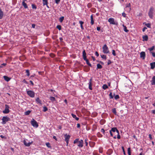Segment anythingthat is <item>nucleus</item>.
Returning a JSON list of instances; mask_svg holds the SVG:
<instances>
[{"label": "nucleus", "instance_id": "51", "mask_svg": "<svg viewBox=\"0 0 155 155\" xmlns=\"http://www.w3.org/2000/svg\"><path fill=\"white\" fill-rule=\"evenodd\" d=\"M46 145L48 147H51L50 143L49 142L47 143H46Z\"/></svg>", "mask_w": 155, "mask_h": 155}, {"label": "nucleus", "instance_id": "31", "mask_svg": "<svg viewBox=\"0 0 155 155\" xmlns=\"http://www.w3.org/2000/svg\"><path fill=\"white\" fill-rule=\"evenodd\" d=\"M102 68V67L101 65L99 64H97V69H101Z\"/></svg>", "mask_w": 155, "mask_h": 155}, {"label": "nucleus", "instance_id": "54", "mask_svg": "<svg viewBox=\"0 0 155 155\" xmlns=\"http://www.w3.org/2000/svg\"><path fill=\"white\" fill-rule=\"evenodd\" d=\"M87 6L89 8L91 7V4L90 3H88L87 5Z\"/></svg>", "mask_w": 155, "mask_h": 155}, {"label": "nucleus", "instance_id": "43", "mask_svg": "<svg viewBox=\"0 0 155 155\" xmlns=\"http://www.w3.org/2000/svg\"><path fill=\"white\" fill-rule=\"evenodd\" d=\"M101 132H102L104 134H105V130L103 128H102L101 130ZM108 133V132H105V133Z\"/></svg>", "mask_w": 155, "mask_h": 155}, {"label": "nucleus", "instance_id": "13", "mask_svg": "<svg viewBox=\"0 0 155 155\" xmlns=\"http://www.w3.org/2000/svg\"><path fill=\"white\" fill-rule=\"evenodd\" d=\"M64 137L65 138V141H67V140H69L71 136L69 135H68L67 134H66L64 135Z\"/></svg>", "mask_w": 155, "mask_h": 155}, {"label": "nucleus", "instance_id": "32", "mask_svg": "<svg viewBox=\"0 0 155 155\" xmlns=\"http://www.w3.org/2000/svg\"><path fill=\"white\" fill-rule=\"evenodd\" d=\"M155 48V46H153L152 47L150 48H148V50H149L150 51V52H152L151 51L153 50Z\"/></svg>", "mask_w": 155, "mask_h": 155}, {"label": "nucleus", "instance_id": "40", "mask_svg": "<svg viewBox=\"0 0 155 155\" xmlns=\"http://www.w3.org/2000/svg\"><path fill=\"white\" fill-rule=\"evenodd\" d=\"M56 28L58 29L59 30H61V25H58L56 26Z\"/></svg>", "mask_w": 155, "mask_h": 155}, {"label": "nucleus", "instance_id": "30", "mask_svg": "<svg viewBox=\"0 0 155 155\" xmlns=\"http://www.w3.org/2000/svg\"><path fill=\"white\" fill-rule=\"evenodd\" d=\"M88 140L87 138H86L84 140V142H85V146L86 147H87L88 146V142H87Z\"/></svg>", "mask_w": 155, "mask_h": 155}, {"label": "nucleus", "instance_id": "53", "mask_svg": "<svg viewBox=\"0 0 155 155\" xmlns=\"http://www.w3.org/2000/svg\"><path fill=\"white\" fill-rule=\"evenodd\" d=\"M117 134V138L118 139H120V136L119 134V133H118Z\"/></svg>", "mask_w": 155, "mask_h": 155}, {"label": "nucleus", "instance_id": "59", "mask_svg": "<svg viewBox=\"0 0 155 155\" xmlns=\"http://www.w3.org/2000/svg\"><path fill=\"white\" fill-rule=\"evenodd\" d=\"M111 63V61L110 60H108L107 62V64L108 65L110 64Z\"/></svg>", "mask_w": 155, "mask_h": 155}, {"label": "nucleus", "instance_id": "1", "mask_svg": "<svg viewBox=\"0 0 155 155\" xmlns=\"http://www.w3.org/2000/svg\"><path fill=\"white\" fill-rule=\"evenodd\" d=\"M109 132L110 136L113 137L114 138H116V134L119 133V131L116 127H112L111 130H110Z\"/></svg>", "mask_w": 155, "mask_h": 155}, {"label": "nucleus", "instance_id": "60", "mask_svg": "<svg viewBox=\"0 0 155 155\" xmlns=\"http://www.w3.org/2000/svg\"><path fill=\"white\" fill-rule=\"evenodd\" d=\"M95 55H96L97 57H98L99 56V55L97 51H96L95 52Z\"/></svg>", "mask_w": 155, "mask_h": 155}, {"label": "nucleus", "instance_id": "3", "mask_svg": "<svg viewBox=\"0 0 155 155\" xmlns=\"http://www.w3.org/2000/svg\"><path fill=\"white\" fill-rule=\"evenodd\" d=\"M103 52L104 54H108L110 52L106 44L104 45L102 47Z\"/></svg>", "mask_w": 155, "mask_h": 155}, {"label": "nucleus", "instance_id": "64", "mask_svg": "<svg viewBox=\"0 0 155 155\" xmlns=\"http://www.w3.org/2000/svg\"><path fill=\"white\" fill-rule=\"evenodd\" d=\"M59 39L61 42H62L63 39L62 37L59 38Z\"/></svg>", "mask_w": 155, "mask_h": 155}, {"label": "nucleus", "instance_id": "52", "mask_svg": "<svg viewBox=\"0 0 155 155\" xmlns=\"http://www.w3.org/2000/svg\"><path fill=\"white\" fill-rule=\"evenodd\" d=\"M121 148H122V149L123 150V152L124 154V155H126V153H125V150H124V147L122 146V147Z\"/></svg>", "mask_w": 155, "mask_h": 155}, {"label": "nucleus", "instance_id": "35", "mask_svg": "<svg viewBox=\"0 0 155 155\" xmlns=\"http://www.w3.org/2000/svg\"><path fill=\"white\" fill-rule=\"evenodd\" d=\"M50 99L52 101H54L55 100V98L53 97H50Z\"/></svg>", "mask_w": 155, "mask_h": 155}, {"label": "nucleus", "instance_id": "5", "mask_svg": "<svg viewBox=\"0 0 155 155\" xmlns=\"http://www.w3.org/2000/svg\"><path fill=\"white\" fill-rule=\"evenodd\" d=\"M31 125L34 127L37 128L38 127V125L37 122L34 120V119H32L31 121Z\"/></svg>", "mask_w": 155, "mask_h": 155}, {"label": "nucleus", "instance_id": "38", "mask_svg": "<svg viewBox=\"0 0 155 155\" xmlns=\"http://www.w3.org/2000/svg\"><path fill=\"white\" fill-rule=\"evenodd\" d=\"M85 61H86L87 64L88 65H89V66H90V67H91V64L90 63V62L88 59L87 60H86Z\"/></svg>", "mask_w": 155, "mask_h": 155}, {"label": "nucleus", "instance_id": "63", "mask_svg": "<svg viewBox=\"0 0 155 155\" xmlns=\"http://www.w3.org/2000/svg\"><path fill=\"white\" fill-rule=\"evenodd\" d=\"M100 27H97V30L98 31H99L100 30Z\"/></svg>", "mask_w": 155, "mask_h": 155}, {"label": "nucleus", "instance_id": "41", "mask_svg": "<svg viewBox=\"0 0 155 155\" xmlns=\"http://www.w3.org/2000/svg\"><path fill=\"white\" fill-rule=\"evenodd\" d=\"M110 98V99H113V96L112 95V92H110L109 94Z\"/></svg>", "mask_w": 155, "mask_h": 155}, {"label": "nucleus", "instance_id": "48", "mask_svg": "<svg viewBox=\"0 0 155 155\" xmlns=\"http://www.w3.org/2000/svg\"><path fill=\"white\" fill-rule=\"evenodd\" d=\"M99 151L100 153H102L103 152V149L102 148L100 147L99 149Z\"/></svg>", "mask_w": 155, "mask_h": 155}, {"label": "nucleus", "instance_id": "25", "mask_svg": "<svg viewBox=\"0 0 155 155\" xmlns=\"http://www.w3.org/2000/svg\"><path fill=\"white\" fill-rule=\"evenodd\" d=\"M71 116L73 118L75 119L76 120H78L79 119V118L78 117H76V116L75 115V114H71Z\"/></svg>", "mask_w": 155, "mask_h": 155}, {"label": "nucleus", "instance_id": "50", "mask_svg": "<svg viewBox=\"0 0 155 155\" xmlns=\"http://www.w3.org/2000/svg\"><path fill=\"white\" fill-rule=\"evenodd\" d=\"M97 136L98 137H101L102 136V134H101L100 133L98 132L97 134Z\"/></svg>", "mask_w": 155, "mask_h": 155}, {"label": "nucleus", "instance_id": "19", "mask_svg": "<svg viewBox=\"0 0 155 155\" xmlns=\"http://www.w3.org/2000/svg\"><path fill=\"white\" fill-rule=\"evenodd\" d=\"M150 65L151 66V68L153 69L155 67V61L152 63H151L150 64Z\"/></svg>", "mask_w": 155, "mask_h": 155}, {"label": "nucleus", "instance_id": "44", "mask_svg": "<svg viewBox=\"0 0 155 155\" xmlns=\"http://www.w3.org/2000/svg\"><path fill=\"white\" fill-rule=\"evenodd\" d=\"M102 58L104 59L105 60H106V56L104 55H101Z\"/></svg>", "mask_w": 155, "mask_h": 155}, {"label": "nucleus", "instance_id": "11", "mask_svg": "<svg viewBox=\"0 0 155 155\" xmlns=\"http://www.w3.org/2000/svg\"><path fill=\"white\" fill-rule=\"evenodd\" d=\"M140 57L144 59L146 56V54L145 52L142 51L140 53Z\"/></svg>", "mask_w": 155, "mask_h": 155}, {"label": "nucleus", "instance_id": "56", "mask_svg": "<svg viewBox=\"0 0 155 155\" xmlns=\"http://www.w3.org/2000/svg\"><path fill=\"white\" fill-rule=\"evenodd\" d=\"M60 0H55V3L57 4H58L60 2Z\"/></svg>", "mask_w": 155, "mask_h": 155}, {"label": "nucleus", "instance_id": "29", "mask_svg": "<svg viewBox=\"0 0 155 155\" xmlns=\"http://www.w3.org/2000/svg\"><path fill=\"white\" fill-rule=\"evenodd\" d=\"M64 19V16H61L59 18V21L60 22H62Z\"/></svg>", "mask_w": 155, "mask_h": 155}, {"label": "nucleus", "instance_id": "21", "mask_svg": "<svg viewBox=\"0 0 155 155\" xmlns=\"http://www.w3.org/2000/svg\"><path fill=\"white\" fill-rule=\"evenodd\" d=\"M79 23L80 25V26H81V29L82 30H84V28L83 26V25L84 24V22L82 21H79Z\"/></svg>", "mask_w": 155, "mask_h": 155}, {"label": "nucleus", "instance_id": "15", "mask_svg": "<svg viewBox=\"0 0 155 155\" xmlns=\"http://www.w3.org/2000/svg\"><path fill=\"white\" fill-rule=\"evenodd\" d=\"M95 144V143L94 142L92 141H90L89 142V145L91 147H93Z\"/></svg>", "mask_w": 155, "mask_h": 155}, {"label": "nucleus", "instance_id": "17", "mask_svg": "<svg viewBox=\"0 0 155 155\" xmlns=\"http://www.w3.org/2000/svg\"><path fill=\"white\" fill-rule=\"evenodd\" d=\"M3 77L5 80L7 82L9 81L11 79V78L6 76H4Z\"/></svg>", "mask_w": 155, "mask_h": 155}, {"label": "nucleus", "instance_id": "37", "mask_svg": "<svg viewBox=\"0 0 155 155\" xmlns=\"http://www.w3.org/2000/svg\"><path fill=\"white\" fill-rule=\"evenodd\" d=\"M26 75L29 76L30 75V72L28 70H26Z\"/></svg>", "mask_w": 155, "mask_h": 155}, {"label": "nucleus", "instance_id": "55", "mask_svg": "<svg viewBox=\"0 0 155 155\" xmlns=\"http://www.w3.org/2000/svg\"><path fill=\"white\" fill-rule=\"evenodd\" d=\"M150 53H152V56L154 57H155V52H150Z\"/></svg>", "mask_w": 155, "mask_h": 155}, {"label": "nucleus", "instance_id": "33", "mask_svg": "<svg viewBox=\"0 0 155 155\" xmlns=\"http://www.w3.org/2000/svg\"><path fill=\"white\" fill-rule=\"evenodd\" d=\"M31 112V111L30 110H28L25 112V115H28Z\"/></svg>", "mask_w": 155, "mask_h": 155}, {"label": "nucleus", "instance_id": "8", "mask_svg": "<svg viewBox=\"0 0 155 155\" xmlns=\"http://www.w3.org/2000/svg\"><path fill=\"white\" fill-rule=\"evenodd\" d=\"M108 21L110 22V24L112 25H118V23L117 21H114V19L113 18H109L108 19Z\"/></svg>", "mask_w": 155, "mask_h": 155}, {"label": "nucleus", "instance_id": "27", "mask_svg": "<svg viewBox=\"0 0 155 155\" xmlns=\"http://www.w3.org/2000/svg\"><path fill=\"white\" fill-rule=\"evenodd\" d=\"M105 122V120L103 119H102L100 121V123L101 125H103Z\"/></svg>", "mask_w": 155, "mask_h": 155}, {"label": "nucleus", "instance_id": "46", "mask_svg": "<svg viewBox=\"0 0 155 155\" xmlns=\"http://www.w3.org/2000/svg\"><path fill=\"white\" fill-rule=\"evenodd\" d=\"M112 54L113 56H115L116 55V53L115 51L114 50H112Z\"/></svg>", "mask_w": 155, "mask_h": 155}, {"label": "nucleus", "instance_id": "20", "mask_svg": "<svg viewBox=\"0 0 155 155\" xmlns=\"http://www.w3.org/2000/svg\"><path fill=\"white\" fill-rule=\"evenodd\" d=\"M35 101L38 104H42L41 101V100L39 98H37L36 99Z\"/></svg>", "mask_w": 155, "mask_h": 155}, {"label": "nucleus", "instance_id": "61", "mask_svg": "<svg viewBox=\"0 0 155 155\" xmlns=\"http://www.w3.org/2000/svg\"><path fill=\"white\" fill-rule=\"evenodd\" d=\"M147 29V28L145 27L143 28L142 29V31L143 32H144L145 31L146 29Z\"/></svg>", "mask_w": 155, "mask_h": 155}, {"label": "nucleus", "instance_id": "18", "mask_svg": "<svg viewBox=\"0 0 155 155\" xmlns=\"http://www.w3.org/2000/svg\"><path fill=\"white\" fill-rule=\"evenodd\" d=\"M25 1H26V0H24V1L22 2V4L25 8H28V7L26 3L25 2Z\"/></svg>", "mask_w": 155, "mask_h": 155}, {"label": "nucleus", "instance_id": "49", "mask_svg": "<svg viewBox=\"0 0 155 155\" xmlns=\"http://www.w3.org/2000/svg\"><path fill=\"white\" fill-rule=\"evenodd\" d=\"M43 109V111L44 112H45L48 110V108L46 107H44Z\"/></svg>", "mask_w": 155, "mask_h": 155}, {"label": "nucleus", "instance_id": "14", "mask_svg": "<svg viewBox=\"0 0 155 155\" xmlns=\"http://www.w3.org/2000/svg\"><path fill=\"white\" fill-rule=\"evenodd\" d=\"M23 143H24V144L26 146L29 147L31 144L32 142H29L27 143L25 140H24L23 141Z\"/></svg>", "mask_w": 155, "mask_h": 155}, {"label": "nucleus", "instance_id": "39", "mask_svg": "<svg viewBox=\"0 0 155 155\" xmlns=\"http://www.w3.org/2000/svg\"><path fill=\"white\" fill-rule=\"evenodd\" d=\"M127 152L128 155H131L130 147L128 148L127 149Z\"/></svg>", "mask_w": 155, "mask_h": 155}, {"label": "nucleus", "instance_id": "47", "mask_svg": "<svg viewBox=\"0 0 155 155\" xmlns=\"http://www.w3.org/2000/svg\"><path fill=\"white\" fill-rule=\"evenodd\" d=\"M120 98L119 96L118 95H117L114 96V98L115 100H117Z\"/></svg>", "mask_w": 155, "mask_h": 155}, {"label": "nucleus", "instance_id": "28", "mask_svg": "<svg viewBox=\"0 0 155 155\" xmlns=\"http://www.w3.org/2000/svg\"><path fill=\"white\" fill-rule=\"evenodd\" d=\"M123 26L124 28V31L126 32H128L129 30L127 29V27H126V26H125L124 25H123Z\"/></svg>", "mask_w": 155, "mask_h": 155}, {"label": "nucleus", "instance_id": "58", "mask_svg": "<svg viewBox=\"0 0 155 155\" xmlns=\"http://www.w3.org/2000/svg\"><path fill=\"white\" fill-rule=\"evenodd\" d=\"M149 137L150 138V139L151 140H152L153 139V138L152 137V135L151 134H149Z\"/></svg>", "mask_w": 155, "mask_h": 155}, {"label": "nucleus", "instance_id": "45", "mask_svg": "<svg viewBox=\"0 0 155 155\" xmlns=\"http://www.w3.org/2000/svg\"><path fill=\"white\" fill-rule=\"evenodd\" d=\"M145 25L146 26H147L148 28H151V24L150 23H147Z\"/></svg>", "mask_w": 155, "mask_h": 155}, {"label": "nucleus", "instance_id": "2", "mask_svg": "<svg viewBox=\"0 0 155 155\" xmlns=\"http://www.w3.org/2000/svg\"><path fill=\"white\" fill-rule=\"evenodd\" d=\"M74 144L77 143V146L79 148H82L84 146V141L82 140H79V139H76L74 141Z\"/></svg>", "mask_w": 155, "mask_h": 155}, {"label": "nucleus", "instance_id": "24", "mask_svg": "<svg viewBox=\"0 0 155 155\" xmlns=\"http://www.w3.org/2000/svg\"><path fill=\"white\" fill-rule=\"evenodd\" d=\"M48 0H42L43 5H47L48 4Z\"/></svg>", "mask_w": 155, "mask_h": 155}, {"label": "nucleus", "instance_id": "42", "mask_svg": "<svg viewBox=\"0 0 155 155\" xmlns=\"http://www.w3.org/2000/svg\"><path fill=\"white\" fill-rule=\"evenodd\" d=\"M32 8L35 9H36L37 8V7L34 4H32L31 5Z\"/></svg>", "mask_w": 155, "mask_h": 155}, {"label": "nucleus", "instance_id": "62", "mask_svg": "<svg viewBox=\"0 0 155 155\" xmlns=\"http://www.w3.org/2000/svg\"><path fill=\"white\" fill-rule=\"evenodd\" d=\"M122 15L123 16V17H126V14L124 12H123L122 13Z\"/></svg>", "mask_w": 155, "mask_h": 155}, {"label": "nucleus", "instance_id": "57", "mask_svg": "<svg viewBox=\"0 0 155 155\" xmlns=\"http://www.w3.org/2000/svg\"><path fill=\"white\" fill-rule=\"evenodd\" d=\"M22 81L23 82L26 84H28V82L26 81V80L25 79H24Z\"/></svg>", "mask_w": 155, "mask_h": 155}, {"label": "nucleus", "instance_id": "9", "mask_svg": "<svg viewBox=\"0 0 155 155\" xmlns=\"http://www.w3.org/2000/svg\"><path fill=\"white\" fill-rule=\"evenodd\" d=\"M9 106L7 104L5 105V109L3 111V113L4 114H8L9 112Z\"/></svg>", "mask_w": 155, "mask_h": 155}, {"label": "nucleus", "instance_id": "23", "mask_svg": "<svg viewBox=\"0 0 155 155\" xmlns=\"http://www.w3.org/2000/svg\"><path fill=\"white\" fill-rule=\"evenodd\" d=\"M3 12L2 11L1 8H0V19H1L2 18L3 16Z\"/></svg>", "mask_w": 155, "mask_h": 155}, {"label": "nucleus", "instance_id": "7", "mask_svg": "<svg viewBox=\"0 0 155 155\" xmlns=\"http://www.w3.org/2000/svg\"><path fill=\"white\" fill-rule=\"evenodd\" d=\"M28 95L31 97H34L35 96V93L33 91L29 90L27 91Z\"/></svg>", "mask_w": 155, "mask_h": 155}, {"label": "nucleus", "instance_id": "12", "mask_svg": "<svg viewBox=\"0 0 155 155\" xmlns=\"http://www.w3.org/2000/svg\"><path fill=\"white\" fill-rule=\"evenodd\" d=\"M82 56L84 60L86 61L87 60V57L86 56V53L85 52V51L84 50H83L82 52Z\"/></svg>", "mask_w": 155, "mask_h": 155}, {"label": "nucleus", "instance_id": "36", "mask_svg": "<svg viewBox=\"0 0 155 155\" xmlns=\"http://www.w3.org/2000/svg\"><path fill=\"white\" fill-rule=\"evenodd\" d=\"M108 88V87L107 86V85L106 84H104L103 86V88L104 89V90H105L107 88Z\"/></svg>", "mask_w": 155, "mask_h": 155}, {"label": "nucleus", "instance_id": "22", "mask_svg": "<svg viewBox=\"0 0 155 155\" xmlns=\"http://www.w3.org/2000/svg\"><path fill=\"white\" fill-rule=\"evenodd\" d=\"M91 25H93L94 24V23L93 15H92L91 16Z\"/></svg>", "mask_w": 155, "mask_h": 155}, {"label": "nucleus", "instance_id": "16", "mask_svg": "<svg viewBox=\"0 0 155 155\" xmlns=\"http://www.w3.org/2000/svg\"><path fill=\"white\" fill-rule=\"evenodd\" d=\"M143 41H147L148 40V37L147 35L143 36L142 37Z\"/></svg>", "mask_w": 155, "mask_h": 155}, {"label": "nucleus", "instance_id": "34", "mask_svg": "<svg viewBox=\"0 0 155 155\" xmlns=\"http://www.w3.org/2000/svg\"><path fill=\"white\" fill-rule=\"evenodd\" d=\"M112 112L114 114H115L116 115L117 114V112L116 110V108H113L112 110Z\"/></svg>", "mask_w": 155, "mask_h": 155}, {"label": "nucleus", "instance_id": "26", "mask_svg": "<svg viewBox=\"0 0 155 155\" xmlns=\"http://www.w3.org/2000/svg\"><path fill=\"white\" fill-rule=\"evenodd\" d=\"M130 7H131V5L130 3L127 4L126 5V8H129V11H130L131 10V8Z\"/></svg>", "mask_w": 155, "mask_h": 155}, {"label": "nucleus", "instance_id": "4", "mask_svg": "<svg viewBox=\"0 0 155 155\" xmlns=\"http://www.w3.org/2000/svg\"><path fill=\"white\" fill-rule=\"evenodd\" d=\"M154 10V8L152 7H150L149 12L148 13V15L149 16V17L152 18L153 17V11Z\"/></svg>", "mask_w": 155, "mask_h": 155}, {"label": "nucleus", "instance_id": "10", "mask_svg": "<svg viewBox=\"0 0 155 155\" xmlns=\"http://www.w3.org/2000/svg\"><path fill=\"white\" fill-rule=\"evenodd\" d=\"M92 78H91L90 80H89V83H88L89 84V88L90 90H92Z\"/></svg>", "mask_w": 155, "mask_h": 155}, {"label": "nucleus", "instance_id": "6", "mask_svg": "<svg viewBox=\"0 0 155 155\" xmlns=\"http://www.w3.org/2000/svg\"><path fill=\"white\" fill-rule=\"evenodd\" d=\"M2 124H5L6 122L10 120V118L7 116H4L2 118Z\"/></svg>", "mask_w": 155, "mask_h": 155}]
</instances>
